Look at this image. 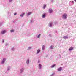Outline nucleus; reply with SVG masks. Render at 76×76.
<instances>
[{"mask_svg": "<svg viewBox=\"0 0 76 76\" xmlns=\"http://www.w3.org/2000/svg\"><path fill=\"white\" fill-rule=\"evenodd\" d=\"M1 25H2V23H0V26H1Z\"/></svg>", "mask_w": 76, "mask_h": 76, "instance_id": "nucleus-29", "label": "nucleus"}, {"mask_svg": "<svg viewBox=\"0 0 76 76\" xmlns=\"http://www.w3.org/2000/svg\"><path fill=\"white\" fill-rule=\"evenodd\" d=\"M6 58H3L1 62V64H4L5 63V61H6Z\"/></svg>", "mask_w": 76, "mask_h": 76, "instance_id": "nucleus-2", "label": "nucleus"}, {"mask_svg": "<svg viewBox=\"0 0 76 76\" xmlns=\"http://www.w3.org/2000/svg\"><path fill=\"white\" fill-rule=\"evenodd\" d=\"M46 7V5H44L43 7V9H45Z\"/></svg>", "mask_w": 76, "mask_h": 76, "instance_id": "nucleus-22", "label": "nucleus"}, {"mask_svg": "<svg viewBox=\"0 0 76 76\" xmlns=\"http://www.w3.org/2000/svg\"><path fill=\"white\" fill-rule=\"evenodd\" d=\"M17 13H15L14 14V15H16Z\"/></svg>", "mask_w": 76, "mask_h": 76, "instance_id": "nucleus-28", "label": "nucleus"}, {"mask_svg": "<svg viewBox=\"0 0 76 76\" xmlns=\"http://www.w3.org/2000/svg\"><path fill=\"white\" fill-rule=\"evenodd\" d=\"M36 54H38V50L37 51V53H36Z\"/></svg>", "mask_w": 76, "mask_h": 76, "instance_id": "nucleus-27", "label": "nucleus"}, {"mask_svg": "<svg viewBox=\"0 0 76 76\" xmlns=\"http://www.w3.org/2000/svg\"><path fill=\"white\" fill-rule=\"evenodd\" d=\"M11 51H15V48H11Z\"/></svg>", "mask_w": 76, "mask_h": 76, "instance_id": "nucleus-16", "label": "nucleus"}, {"mask_svg": "<svg viewBox=\"0 0 76 76\" xmlns=\"http://www.w3.org/2000/svg\"><path fill=\"white\" fill-rule=\"evenodd\" d=\"M24 15H25V13H24L22 14H21L20 15V16H21V17H23V16H24Z\"/></svg>", "mask_w": 76, "mask_h": 76, "instance_id": "nucleus-14", "label": "nucleus"}, {"mask_svg": "<svg viewBox=\"0 0 76 76\" xmlns=\"http://www.w3.org/2000/svg\"><path fill=\"white\" fill-rule=\"evenodd\" d=\"M67 15L66 13H64L62 15V18L64 19H66L67 18Z\"/></svg>", "mask_w": 76, "mask_h": 76, "instance_id": "nucleus-1", "label": "nucleus"}, {"mask_svg": "<svg viewBox=\"0 0 76 76\" xmlns=\"http://www.w3.org/2000/svg\"><path fill=\"white\" fill-rule=\"evenodd\" d=\"M10 32L11 33H12V32H15V30L13 29L11 30H10Z\"/></svg>", "mask_w": 76, "mask_h": 76, "instance_id": "nucleus-18", "label": "nucleus"}, {"mask_svg": "<svg viewBox=\"0 0 76 76\" xmlns=\"http://www.w3.org/2000/svg\"><path fill=\"white\" fill-rule=\"evenodd\" d=\"M4 39H3L2 40V43H4Z\"/></svg>", "mask_w": 76, "mask_h": 76, "instance_id": "nucleus-25", "label": "nucleus"}, {"mask_svg": "<svg viewBox=\"0 0 76 76\" xmlns=\"http://www.w3.org/2000/svg\"><path fill=\"white\" fill-rule=\"evenodd\" d=\"M55 66H56L55 64L52 65V66H51V68H53V67H54Z\"/></svg>", "mask_w": 76, "mask_h": 76, "instance_id": "nucleus-21", "label": "nucleus"}, {"mask_svg": "<svg viewBox=\"0 0 76 76\" xmlns=\"http://www.w3.org/2000/svg\"><path fill=\"white\" fill-rule=\"evenodd\" d=\"M31 49H32V47H30L28 48V49H27V50H31Z\"/></svg>", "mask_w": 76, "mask_h": 76, "instance_id": "nucleus-17", "label": "nucleus"}, {"mask_svg": "<svg viewBox=\"0 0 76 76\" xmlns=\"http://www.w3.org/2000/svg\"><path fill=\"white\" fill-rule=\"evenodd\" d=\"M27 65L29 64V59H28L26 61V62Z\"/></svg>", "mask_w": 76, "mask_h": 76, "instance_id": "nucleus-8", "label": "nucleus"}, {"mask_svg": "<svg viewBox=\"0 0 76 76\" xmlns=\"http://www.w3.org/2000/svg\"><path fill=\"white\" fill-rule=\"evenodd\" d=\"M25 70V68H22L20 69V73H22L24 70Z\"/></svg>", "mask_w": 76, "mask_h": 76, "instance_id": "nucleus-3", "label": "nucleus"}, {"mask_svg": "<svg viewBox=\"0 0 76 76\" xmlns=\"http://www.w3.org/2000/svg\"><path fill=\"white\" fill-rule=\"evenodd\" d=\"M49 13H53V10L52 9H49Z\"/></svg>", "mask_w": 76, "mask_h": 76, "instance_id": "nucleus-7", "label": "nucleus"}, {"mask_svg": "<svg viewBox=\"0 0 76 76\" xmlns=\"http://www.w3.org/2000/svg\"><path fill=\"white\" fill-rule=\"evenodd\" d=\"M10 70V66H8L7 67V71H9Z\"/></svg>", "mask_w": 76, "mask_h": 76, "instance_id": "nucleus-9", "label": "nucleus"}, {"mask_svg": "<svg viewBox=\"0 0 76 76\" xmlns=\"http://www.w3.org/2000/svg\"><path fill=\"white\" fill-rule=\"evenodd\" d=\"M50 26H49V27H51L52 26V23H49Z\"/></svg>", "mask_w": 76, "mask_h": 76, "instance_id": "nucleus-20", "label": "nucleus"}, {"mask_svg": "<svg viewBox=\"0 0 76 76\" xmlns=\"http://www.w3.org/2000/svg\"><path fill=\"white\" fill-rule=\"evenodd\" d=\"M34 22V20L33 18H31L30 21V23H32Z\"/></svg>", "mask_w": 76, "mask_h": 76, "instance_id": "nucleus-5", "label": "nucleus"}, {"mask_svg": "<svg viewBox=\"0 0 76 76\" xmlns=\"http://www.w3.org/2000/svg\"><path fill=\"white\" fill-rule=\"evenodd\" d=\"M6 30H3L1 32V34L2 35H3L6 32Z\"/></svg>", "mask_w": 76, "mask_h": 76, "instance_id": "nucleus-4", "label": "nucleus"}, {"mask_svg": "<svg viewBox=\"0 0 76 76\" xmlns=\"http://www.w3.org/2000/svg\"><path fill=\"white\" fill-rule=\"evenodd\" d=\"M37 38H38V35H37Z\"/></svg>", "mask_w": 76, "mask_h": 76, "instance_id": "nucleus-32", "label": "nucleus"}, {"mask_svg": "<svg viewBox=\"0 0 76 76\" xmlns=\"http://www.w3.org/2000/svg\"><path fill=\"white\" fill-rule=\"evenodd\" d=\"M32 13V12H28V13H27V16H29V15H31Z\"/></svg>", "mask_w": 76, "mask_h": 76, "instance_id": "nucleus-6", "label": "nucleus"}, {"mask_svg": "<svg viewBox=\"0 0 76 76\" xmlns=\"http://www.w3.org/2000/svg\"><path fill=\"white\" fill-rule=\"evenodd\" d=\"M73 48L72 47H71L69 49V51H72L73 50Z\"/></svg>", "mask_w": 76, "mask_h": 76, "instance_id": "nucleus-10", "label": "nucleus"}, {"mask_svg": "<svg viewBox=\"0 0 76 76\" xmlns=\"http://www.w3.org/2000/svg\"><path fill=\"white\" fill-rule=\"evenodd\" d=\"M5 45V46H7V45H8V44L7 43H6Z\"/></svg>", "mask_w": 76, "mask_h": 76, "instance_id": "nucleus-26", "label": "nucleus"}, {"mask_svg": "<svg viewBox=\"0 0 76 76\" xmlns=\"http://www.w3.org/2000/svg\"><path fill=\"white\" fill-rule=\"evenodd\" d=\"M63 38H64V39H67V38H68V37L67 36H64Z\"/></svg>", "mask_w": 76, "mask_h": 76, "instance_id": "nucleus-13", "label": "nucleus"}, {"mask_svg": "<svg viewBox=\"0 0 76 76\" xmlns=\"http://www.w3.org/2000/svg\"><path fill=\"white\" fill-rule=\"evenodd\" d=\"M13 0H9V2L10 3H11V2H12V1Z\"/></svg>", "mask_w": 76, "mask_h": 76, "instance_id": "nucleus-23", "label": "nucleus"}, {"mask_svg": "<svg viewBox=\"0 0 76 76\" xmlns=\"http://www.w3.org/2000/svg\"><path fill=\"white\" fill-rule=\"evenodd\" d=\"M45 14H44L43 15H42V18H45Z\"/></svg>", "mask_w": 76, "mask_h": 76, "instance_id": "nucleus-15", "label": "nucleus"}, {"mask_svg": "<svg viewBox=\"0 0 76 76\" xmlns=\"http://www.w3.org/2000/svg\"><path fill=\"white\" fill-rule=\"evenodd\" d=\"M42 66V65H41V64H39V69H41Z\"/></svg>", "mask_w": 76, "mask_h": 76, "instance_id": "nucleus-12", "label": "nucleus"}, {"mask_svg": "<svg viewBox=\"0 0 76 76\" xmlns=\"http://www.w3.org/2000/svg\"><path fill=\"white\" fill-rule=\"evenodd\" d=\"M74 1L75 2H76V0H74Z\"/></svg>", "mask_w": 76, "mask_h": 76, "instance_id": "nucleus-33", "label": "nucleus"}, {"mask_svg": "<svg viewBox=\"0 0 76 76\" xmlns=\"http://www.w3.org/2000/svg\"><path fill=\"white\" fill-rule=\"evenodd\" d=\"M50 48L51 49H53V47L52 46H50Z\"/></svg>", "mask_w": 76, "mask_h": 76, "instance_id": "nucleus-24", "label": "nucleus"}, {"mask_svg": "<svg viewBox=\"0 0 76 76\" xmlns=\"http://www.w3.org/2000/svg\"><path fill=\"white\" fill-rule=\"evenodd\" d=\"M39 35H41V34L39 35H38V38H39Z\"/></svg>", "mask_w": 76, "mask_h": 76, "instance_id": "nucleus-30", "label": "nucleus"}, {"mask_svg": "<svg viewBox=\"0 0 76 76\" xmlns=\"http://www.w3.org/2000/svg\"><path fill=\"white\" fill-rule=\"evenodd\" d=\"M45 48V46L44 45H43L42 47V50H44V48Z\"/></svg>", "mask_w": 76, "mask_h": 76, "instance_id": "nucleus-19", "label": "nucleus"}, {"mask_svg": "<svg viewBox=\"0 0 76 76\" xmlns=\"http://www.w3.org/2000/svg\"><path fill=\"white\" fill-rule=\"evenodd\" d=\"M39 52H40V50H38V53H39Z\"/></svg>", "mask_w": 76, "mask_h": 76, "instance_id": "nucleus-31", "label": "nucleus"}, {"mask_svg": "<svg viewBox=\"0 0 76 76\" xmlns=\"http://www.w3.org/2000/svg\"><path fill=\"white\" fill-rule=\"evenodd\" d=\"M62 68L60 67L58 69V71H61V70H62Z\"/></svg>", "mask_w": 76, "mask_h": 76, "instance_id": "nucleus-11", "label": "nucleus"}]
</instances>
